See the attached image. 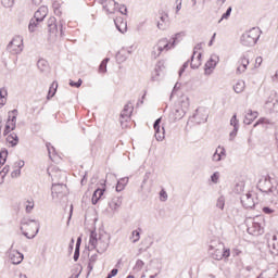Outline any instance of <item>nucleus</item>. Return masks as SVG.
Instances as JSON below:
<instances>
[{"label":"nucleus","instance_id":"nucleus-59","mask_svg":"<svg viewBox=\"0 0 278 278\" xmlns=\"http://www.w3.org/2000/svg\"><path fill=\"white\" fill-rule=\"evenodd\" d=\"M78 253H79V250H76V251H75V255H74V260H75V261H77V255H78Z\"/></svg>","mask_w":278,"mask_h":278},{"label":"nucleus","instance_id":"nucleus-23","mask_svg":"<svg viewBox=\"0 0 278 278\" xmlns=\"http://www.w3.org/2000/svg\"><path fill=\"white\" fill-rule=\"evenodd\" d=\"M46 16H47V9L40 8L35 12L34 18L42 22L45 21Z\"/></svg>","mask_w":278,"mask_h":278},{"label":"nucleus","instance_id":"nucleus-36","mask_svg":"<svg viewBox=\"0 0 278 278\" xmlns=\"http://www.w3.org/2000/svg\"><path fill=\"white\" fill-rule=\"evenodd\" d=\"M8 150L5 148H3L0 151V167L3 166L5 164V162H8Z\"/></svg>","mask_w":278,"mask_h":278},{"label":"nucleus","instance_id":"nucleus-35","mask_svg":"<svg viewBox=\"0 0 278 278\" xmlns=\"http://www.w3.org/2000/svg\"><path fill=\"white\" fill-rule=\"evenodd\" d=\"M40 23H42V21H37L35 17L30 21L28 29L29 31H36L37 28L40 27Z\"/></svg>","mask_w":278,"mask_h":278},{"label":"nucleus","instance_id":"nucleus-11","mask_svg":"<svg viewBox=\"0 0 278 278\" xmlns=\"http://www.w3.org/2000/svg\"><path fill=\"white\" fill-rule=\"evenodd\" d=\"M8 47L10 51H13L14 53H18V51H22L23 49V39L21 37H15L9 43Z\"/></svg>","mask_w":278,"mask_h":278},{"label":"nucleus","instance_id":"nucleus-37","mask_svg":"<svg viewBox=\"0 0 278 278\" xmlns=\"http://www.w3.org/2000/svg\"><path fill=\"white\" fill-rule=\"evenodd\" d=\"M160 123H162V118H159L155 121L154 130H155V138L162 140V138H164V137L160 135Z\"/></svg>","mask_w":278,"mask_h":278},{"label":"nucleus","instance_id":"nucleus-8","mask_svg":"<svg viewBox=\"0 0 278 278\" xmlns=\"http://www.w3.org/2000/svg\"><path fill=\"white\" fill-rule=\"evenodd\" d=\"M250 236H262L264 233V219H254L252 225L248 227Z\"/></svg>","mask_w":278,"mask_h":278},{"label":"nucleus","instance_id":"nucleus-5","mask_svg":"<svg viewBox=\"0 0 278 278\" xmlns=\"http://www.w3.org/2000/svg\"><path fill=\"white\" fill-rule=\"evenodd\" d=\"M21 230L26 236V238H36V235L38 233V222L30 220L23 223L21 226Z\"/></svg>","mask_w":278,"mask_h":278},{"label":"nucleus","instance_id":"nucleus-20","mask_svg":"<svg viewBox=\"0 0 278 278\" xmlns=\"http://www.w3.org/2000/svg\"><path fill=\"white\" fill-rule=\"evenodd\" d=\"M257 116H260V113H257V111H252V110L248 111L244 118L245 125H251V123H253V121H255Z\"/></svg>","mask_w":278,"mask_h":278},{"label":"nucleus","instance_id":"nucleus-60","mask_svg":"<svg viewBox=\"0 0 278 278\" xmlns=\"http://www.w3.org/2000/svg\"><path fill=\"white\" fill-rule=\"evenodd\" d=\"M243 199H251V193H247Z\"/></svg>","mask_w":278,"mask_h":278},{"label":"nucleus","instance_id":"nucleus-18","mask_svg":"<svg viewBox=\"0 0 278 278\" xmlns=\"http://www.w3.org/2000/svg\"><path fill=\"white\" fill-rule=\"evenodd\" d=\"M114 23H115L118 31H121V34H125V31H127V22L125 21V18L116 17Z\"/></svg>","mask_w":278,"mask_h":278},{"label":"nucleus","instance_id":"nucleus-46","mask_svg":"<svg viewBox=\"0 0 278 278\" xmlns=\"http://www.w3.org/2000/svg\"><path fill=\"white\" fill-rule=\"evenodd\" d=\"M11 177L16 179V177H21V167H17L15 170L11 173Z\"/></svg>","mask_w":278,"mask_h":278},{"label":"nucleus","instance_id":"nucleus-43","mask_svg":"<svg viewBox=\"0 0 278 278\" xmlns=\"http://www.w3.org/2000/svg\"><path fill=\"white\" fill-rule=\"evenodd\" d=\"M231 16V7L227 9V11L222 15V21H227Z\"/></svg>","mask_w":278,"mask_h":278},{"label":"nucleus","instance_id":"nucleus-39","mask_svg":"<svg viewBox=\"0 0 278 278\" xmlns=\"http://www.w3.org/2000/svg\"><path fill=\"white\" fill-rule=\"evenodd\" d=\"M125 184H127V179L123 178L117 182L116 191L122 192V190H125Z\"/></svg>","mask_w":278,"mask_h":278},{"label":"nucleus","instance_id":"nucleus-6","mask_svg":"<svg viewBox=\"0 0 278 278\" xmlns=\"http://www.w3.org/2000/svg\"><path fill=\"white\" fill-rule=\"evenodd\" d=\"M18 116V111L13 110L9 112V118L4 124L3 128V136H8V134H11V131H14L16 129V117Z\"/></svg>","mask_w":278,"mask_h":278},{"label":"nucleus","instance_id":"nucleus-47","mask_svg":"<svg viewBox=\"0 0 278 278\" xmlns=\"http://www.w3.org/2000/svg\"><path fill=\"white\" fill-rule=\"evenodd\" d=\"M220 175L218 174V172L214 173L211 177L213 184H218V179H219Z\"/></svg>","mask_w":278,"mask_h":278},{"label":"nucleus","instance_id":"nucleus-41","mask_svg":"<svg viewBox=\"0 0 278 278\" xmlns=\"http://www.w3.org/2000/svg\"><path fill=\"white\" fill-rule=\"evenodd\" d=\"M130 240L131 242H138L140 240V229L132 231Z\"/></svg>","mask_w":278,"mask_h":278},{"label":"nucleus","instance_id":"nucleus-55","mask_svg":"<svg viewBox=\"0 0 278 278\" xmlns=\"http://www.w3.org/2000/svg\"><path fill=\"white\" fill-rule=\"evenodd\" d=\"M233 255L238 256L242 254V251H240V249H233L232 250Z\"/></svg>","mask_w":278,"mask_h":278},{"label":"nucleus","instance_id":"nucleus-51","mask_svg":"<svg viewBox=\"0 0 278 278\" xmlns=\"http://www.w3.org/2000/svg\"><path fill=\"white\" fill-rule=\"evenodd\" d=\"M8 173H10V167H9V165H7V166H4V167L2 168V170L0 172V175H1L2 177H5V175H7Z\"/></svg>","mask_w":278,"mask_h":278},{"label":"nucleus","instance_id":"nucleus-45","mask_svg":"<svg viewBox=\"0 0 278 278\" xmlns=\"http://www.w3.org/2000/svg\"><path fill=\"white\" fill-rule=\"evenodd\" d=\"M2 5H4V8H12L14 5V0H2Z\"/></svg>","mask_w":278,"mask_h":278},{"label":"nucleus","instance_id":"nucleus-28","mask_svg":"<svg viewBox=\"0 0 278 278\" xmlns=\"http://www.w3.org/2000/svg\"><path fill=\"white\" fill-rule=\"evenodd\" d=\"M184 38H186V33H184V31L177 33L174 37L170 38L173 46L175 47V45H177V42H181V40H184Z\"/></svg>","mask_w":278,"mask_h":278},{"label":"nucleus","instance_id":"nucleus-58","mask_svg":"<svg viewBox=\"0 0 278 278\" xmlns=\"http://www.w3.org/2000/svg\"><path fill=\"white\" fill-rule=\"evenodd\" d=\"M79 244H81V239H80V237L77 239L76 251H79Z\"/></svg>","mask_w":278,"mask_h":278},{"label":"nucleus","instance_id":"nucleus-21","mask_svg":"<svg viewBox=\"0 0 278 278\" xmlns=\"http://www.w3.org/2000/svg\"><path fill=\"white\" fill-rule=\"evenodd\" d=\"M103 9L109 13V14H114L116 11V2L114 0H109L103 3Z\"/></svg>","mask_w":278,"mask_h":278},{"label":"nucleus","instance_id":"nucleus-54","mask_svg":"<svg viewBox=\"0 0 278 278\" xmlns=\"http://www.w3.org/2000/svg\"><path fill=\"white\" fill-rule=\"evenodd\" d=\"M119 12H121V14H127V7L126 5H121L119 7Z\"/></svg>","mask_w":278,"mask_h":278},{"label":"nucleus","instance_id":"nucleus-34","mask_svg":"<svg viewBox=\"0 0 278 278\" xmlns=\"http://www.w3.org/2000/svg\"><path fill=\"white\" fill-rule=\"evenodd\" d=\"M35 202H34V199H28L25 201L24 203V207H25V211L27 212V214H29L31 212V210H34L35 207Z\"/></svg>","mask_w":278,"mask_h":278},{"label":"nucleus","instance_id":"nucleus-22","mask_svg":"<svg viewBox=\"0 0 278 278\" xmlns=\"http://www.w3.org/2000/svg\"><path fill=\"white\" fill-rule=\"evenodd\" d=\"M225 157V148L218 147L213 154L214 162H220Z\"/></svg>","mask_w":278,"mask_h":278},{"label":"nucleus","instance_id":"nucleus-4","mask_svg":"<svg viewBox=\"0 0 278 278\" xmlns=\"http://www.w3.org/2000/svg\"><path fill=\"white\" fill-rule=\"evenodd\" d=\"M52 199L55 203H60L64 197H68V187L64 184H54L51 188Z\"/></svg>","mask_w":278,"mask_h":278},{"label":"nucleus","instance_id":"nucleus-52","mask_svg":"<svg viewBox=\"0 0 278 278\" xmlns=\"http://www.w3.org/2000/svg\"><path fill=\"white\" fill-rule=\"evenodd\" d=\"M118 275V269H112L106 278L116 277Z\"/></svg>","mask_w":278,"mask_h":278},{"label":"nucleus","instance_id":"nucleus-49","mask_svg":"<svg viewBox=\"0 0 278 278\" xmlns=\"http://www.w3.org/2000/svg\"><path fill=\"white\" fill-rule=\"evenodd\" d=\"M160 198H161V201H166L168 199V194L166 193V191H164V189L161 190Z\"/></svg>","mask_w":278,"mask_h":278},{"label":"nucleus","instance_id":"nucleus-7","mask_svg":"<svg viewBox=\"0 0 278 278\" xmlns=\"http://www.w3.org/2000/svg\"><path fill=\"white\" fill-rule=\"evenodd\" d=\"M131 114H134V104H131V102H128L127 104H125L121 113L119 123L122 127H127V125L131 121Z\"/></svg>","mask_w":278,"mask_h":278},{"label":"nucleus","instance_id":"nucleus-57","mask_svg":"<svg viewBox=\"0 0 278 278\" xmlns=\"http://www.w3.org/2000/svg\"><path fill=\"white\" fill-rule=\"evenodd\" d=\"M263 212H264L265 214H271V213H273V211H271L269 207H264V208H263Z\"/></svg>","mask_w":278,"mask_h":278},{"label":"nucleus","instance_id":"nucleus-17","mask_svg":"<svg viewBox=\"0 0 278 278\" xmlns=\"http://www.w3.org/2000/svg\"><path fill=\"white\" fill-rule=\"evenodd\" d=\"M105 193V186H103L100 189H97L91 198V203L92 205H97L99 203V200L103 197V194Z\"/></svg>","mask_w":278,"mask_h":278},{"label":"nucleus","instance_id":"nucleus-16","mask_svg":"<svg viewBox=\"0 0 278 278\" xmlns=\"http://www.w3.org/2000/svg\"><path fill=\"white\" fill-rule=\"evenodd\" d=\"M247 66H249V58L247 55H243L239 59L237 63L238 73H244V71H247Z\"/></svg>","mask_w":278,"mask_h":278},{"label":"nucleus","instance_id":"nucleus-25","mask_svg":"<svg viewBox=\"0 0 278 278\" xmlns=\"http://www.w3.org/2000/svg\"><path fill=\"white\" fill-rule=\"evenodd\" d=\"M203 49H205V43L203 42L198 43L193 49V55H197L198 58H202Z\"/></svg>","mask_w":278,"mask_h":278},{"label":"nucleus","instance_id":"nucleus-33","mask_svg":"<svg viewBox=\"0 0 278 278\" xmlns=\"http://www.w3.org/2000/svg\"><path fill=\"white\" fill-rule=\"evenodd\" d=\"M55 92H58V83L53 81L48 91V99H52V97H55Z\"/></svg>","mask_w":278,"mask_h":278},{"label":"nucleus","instance_id":"nucleus-12","mask_svg":"<svg viewBox=\"0 0 278 278\" xmlns=\"http://www.w3.org/2000/svg\"><path fill=\"white\" fill-rule=\"evenodd\" d=\"M216 64H218V56L216 54L211 55L210 60L205 64V74L211 75L212 71L216 68Z\"/></svg>","mask_w":278,"mask_h":278},{"label":"nucleus","instance_id":"nucleus-53","mask_svg":"<svg viewBox=\"0 0 278 278\" xmlns=\"http://www.w3.org/2000/svg\"><path fill=\"white\" fill-rule=\"evenodd\" d=\"M262 62H264V60L262 59V56H257V58L255 59V64H256V66H262Z\"/></svg>","mask_w":278,"mask_h":278},{"label":"nucleus","instance_id":"nucleus-30","mask_svg":"<svg viewBox=\"0 0 278 278\" xmlns=\"http://www.w3.org/2000/svg\"><path fill=\"white\" fill-rule=\"evenodd\" d=\"M244 88H245V84L244 80H238L235 86H233V90L235 92H237L238 94H240V92H244Z\"/></svg>","mask_w":278,"mask_h":278},{"label":"nucleus","instance_id":"nucleus-13","mask_svg":"<svg viewBox=\"0 0 278 278\" xmlns=\"http://www.w3.org/2000/svg\"><path fill=\"white\" fill-rule=\"evenodd\" d=\"M193 118L197 123H206L207 122V111L204 108H199L193 114Z\"/></svg>","mask_w":278,"mask_h":278},{"label":"nucleus","instance_id":"nucleus-27","mask_svg":"<svg viewBox=\"0 0 278 278\" xmlns=\"http://www.w3.org/2000/svg\"><path fill=\"white\" fill-rule=\"evenodd\" d=\"M121 205H123V199L116 197L113 198L112 201L110 202V207L112 210H118V207H121Z\"/></svg>","mask_w":278,"mask_h":278},{"label":"nucleus","instance_id":"nucleus-3","mask_svg":"<svg viewBox=\"0 0 278 278\" xmlns=\"http://www.w3.org/2000/svg\"><path fill=\"white\" fill-rule=\"evenodd\" d=\"M257 40H260V29L252 28L242 35L241 45L243 47H253Z\"/></svg>","mask_w":278,"mask_h":278},{"label":"nucleus","instance_id":"nucleus-40","mask_svg":"<svg viewBox=\"0 0 278 278\" xmlns=\"http://www.w3.org/2000/svg\"><path fill=\"white\" fill-rule=\"evenodd\" d=\"M108 62L109 60L105 59L101 62L100 66H99V73H106L108 71Z\"/></svg>","mask_w":278,"mask_h":278},{"label":"nucleus","instance_id":"nucleus-10","mask_svg":"<svg viewBox=\"0 0 278 278\" xmlns=\"http://www.w3.org/2000/svg\"><path fill=\"white\" fill-rule=\"evenodd\" d=\"M155 22L159 29H164V27L170 23V17H168V13L165 11H159V13L155 15Z\"/></svg>","mask_w":278,"mask_h":278},{"label":"nucleus","instance_id":"nucleus-38","mask_svg":"<svg viewBox=\"0 0 278 278\" xmlns=\"http://www.w3.org/2000/svg\"><path fill=\"white\" fill-rule=\"evenodd\" d=\"M37 66L41 71H47V68H49V63L46 60H39Z\"/></svg>","mask_w":278,"mask_h":278},{"label":"nucleus","instance_id":"nucleus-24","mask_svg":"<svg viewBox=\"0 0 278 278\" xmlns=\"http://www.w3.org/2000/svg\"><path fill=\"white\" fill-rule=\"evenodd\" d=\"M8 103V89H0V109Z\"/></svg>","mask_w":278,"mask_h":278},{"label":"nucleus","instance_id":"nucleus-1","mask_svg":"<svg viewBox=\"0 0 278 278\" xmlns=\"http://www.w3.org/2000/svg\"><path fill=\"white\" fill-rule=\"evenodd\" d=\"M210 251H213L212 257L213 260H217V262H220V260H228V257L231 255V250L226 248L225 243L220 241L211 244Z\"/></svg>","mask_w":278,"mask_h":278},{"label":"nucleus","instance_id":"nucleus-61","mask_svg":"<svg viewBox=\"0 0 278 278\" xmlns=\"http://www.w3.org/2000/svg\"><path fill=\"white\" fill-rule=\"evenodd\" d=\"M3 125L0 122V138H1V129H2Z\"/></svg>","mask_w":278,"mask_h":278},{"label":"nucleus","instance_id":"nucleus-56","mask_svg":"<svg viewBox=\"0 0 278 278\" xmlns=\"http://www.w3.org/2000/svg\"><path fill=\"white\" fill-rule=\"evenodd\" d=\"M53 170H55V167H53V166H50L48 168V173H49L50 177H53Z\"/></svg>","mask_w":278,"mask_h":278},{"label":"nucleus","instance_id":"nucleus-48","mask_svg":"<svg viewBox=\"0 0 278 278\" xmlns=\"http://www.w3.org/2000/svg\"><path fill=\"white\" fill-rule=\"evenodd\" d=\"M81 84H83L81 79H78L77 83H75L73 80L70 81V86H72L74 88H79L81 86Z\"/></svg>","mask_w":278,"mask_h":278},{"label":"nucleus","instance_id":"nucleus-42","mask_svg":"<svg viewBox=\"0 0 278 278\" xmlns=\"http://www.w3.org/2000/svg\"><path fill=\"white\" fill-rule=\"evenodd\" d=\"M181 3H184V0H175L174 7L176 14H179V11L181 10Z\"/></svg>","mask_w":278,"mask_h":278},{"label":"nucleus","instance_id":"nucleus-50","mask_svg":"<svg viewBox=\"0 0 278 278\" xmlns=\"http://www.w3.org/2000/svg\"><path fill=\"white\" fill-rule=\"evenodd\" d=\"M268 119L267 118H265V117H262V118H260L258 121H257V123L255 124V127H256V125H263V124H265V125H268Z\"/></svg>","mask_w":278,"mask_h":278},{"label":"nucleus","instance_id":"nucleus-19","mask_svg":"<svg viewBox=\"0 0 278 278\" xmlns=\"http://www.w3.org/2000/svg\"><path fill=\"white\" fill-rule=\"evenodd\" d=\"M278 103V94L276 91H271L266 100V105L268 108H275Z\"/></svg>","mask_w":278,"mask_h":278},{"label":"nucleus","instance_id":"nucleus-31","mask_svg":"<svg viewBox=\"0 0 278 278\" xmlns=\"http://www.w3.org/2000/svg\"><path fill=\"white\" fill-rule=\"evenodd\" d=\"M89 244H91L92 249H97L99 244V239L97 238L96 231H91L90 238H89Z\"/></svg>","mask_w":278,"mask_h":278},{"label":"nucleus","instance_id":"nucleus-2","mask_svg":"<svg viewBox=\"0 0 278 278\" xmlns=\"http://www.w3.org/2000/svg\"><path fill=\"white\" fill-rule=\"evenodd\" d=\"M173 41L168 38H161L152 50V58H160L162 55L163 51H170L173 49Z\"/></svg>","mask_w":278,"mask_h":278},{"label":"nucleus","instance_id":"nucleus-15","mask_svg":"<svg viewBox=\"0 0 278 278\" xmlns=\"http://www.w3.org/2000/svg\"><path fill=\"white\" fill-rule=\"evenodd\" d=\"M23 254L17 250H10L9 260H11L12 264H21L23 262Z\"/></svg>","mask_w":278,"mask_h":278},{"label":"nucleus","instance_id":"nucleus-14","mask_svg":"<svg viewBox=\"0 0 278 278\" xmlns=\"http://www.w3.org/2000/svg\"><path fill=\"white\" fill-rule=\"evenodd\" d=\"M110 247V235L108 233H101L98 239V248L102 249V251H105Z\"/></svg>","mask_w":278,"mask_h":278},{"label":"nucleus","instance_id":"nucleus-26","mask_svg":"<svg viewBox=\"0 0 278 278\" xmlns=\"http://www.w3.org/2000/svg\"><path fill=\"white\" fill-rule=\"evenodd\" d=\"M7 142H9L11 147H16L18 144V136H16L14 132L8 135Z\"/></svg>","mask_w":278,"mask_h":278},{"label":"nucleus","instance_id":"nucleus-44","mask_svg":"<svg viewBox=\"0 0 278 278\" xmlns=\"http://www.w3.org/2000/svg\"><path fill=\"white\" fill-rule=\"evenodd\" d=\"M230 125H233L235 131H238V117L236 115L231 117Z\"/></svg>","mask_w":278,"mask_h":278},{"label":"nucleus","instance_id":"nucleus-32","mask_svg":"<svg viewBox=\"0 0 278 278\" xmlns=\"http://www.w3.org/2000/svg\"><path fill=\"white\" fill-rule=\"evenodd\" d=\"M52 8L56 16H62V3H60V1H54Z\"/></svg>","mask_w":278,"mask_h":278},{"label":"nucleus","instance_id":"nucleus-9","mask_svg":"<svg viewBox=\"0 0 278 278\" xmlns=\"http://www.w3.org/2000/svg\"><path fill=\"white\" fill-rule=\"evenodd\" d=\"M58 34H60V30L58 29V20L55 17H50L48 20V40H54V38H58Z\"/></svg>","mask_w":278,"mask_h":278},{"label":"nucleus","instance_id":"nucleus-29","mask_svg":"<svg viewBox=\"0 0 278 278\" xmlns=\"http://www.w3.org/2000/svg\"><path fill=\"white\" fill-rule=\"evenodd\" d=\"M203 60L201 59V56H198L195 54L192 55L191 58V66L192 68H199V66H201Z\"/></svg>","mask_w":278,"mask_h":278}]
</instances>
